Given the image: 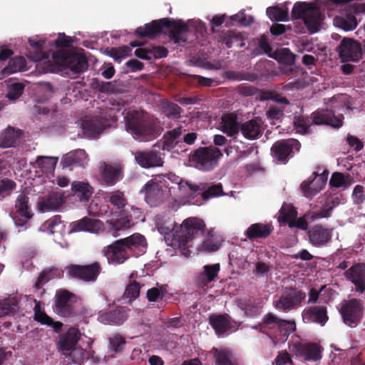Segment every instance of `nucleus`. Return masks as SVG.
Returning <instances> with one entry per match:
<instances>
[{
	"mask_svg": "<svg viewBox=\"0 0 365 365\" xmlns=\"http://www.w3.org/2000/svg\"><path fill=\"white\" fill-rule=\"evenodd\" d=\"M76 301L74 294L67 289H60L55 295L56 312L63 317H70L74 315L73 304Z\"/></svg>",
	"mask_w": 365,
	"mask_h": 365,
	"instance_id": "nucleus-14",
	"label": "nucleus"
},
{
	"mask_svg": "<svg viewBox=\"0 0 365 365\" xmlns=\"http://www.w3.org/2000/svg\"><path fill=\"white\" fill-rule=\"evenodd\" d=\"M141 286L136 281H130L126 286L123 298L128 299L130 302L135 300L139 297Z\"/></svg>",
	"mask_w": 365,
	"mask_h": 365,
	"instance_id": "nucleus-50",
	"label": "nucleus"
},
{
	"mask_svg": "<svg viewBox=\"0 0 365 365\" xmlns=\"http://www.w3.org/2000/svg\"><path fill=\"white\" fill-rule=\"evenodd\" d=\"M26 66V61L21 56H16L10 59L9 65L4 68L7 73H14L24 70Z\"/></svg>",
	"mask_w": 365,
	"mask_h": 365,
	"instance_id": "nucleus-49",
	"label": "nucleus"
},
{
	"mask_svg": "<svg viewBox=\"0 0 365 365\" xmlns=\"http://www.w3.org/2000/svg\"><path fill=\"white\" fill-rule=\"evenodd\" d=\"M53 58L61 66L65 69H70L73 73H83L88 66L87 58L78 53L57 51L53 53Z\"/></svg>",
	"mask_w": 365,
	"mask_h": 365,
	"instance_id": "nucleus-10",
	"label": "nucleus"
},
{
	"mask_svg": "<svg viewBox=\"0 0 365 365\" xmlns=\"http://www.w3.org/2000/svg\"><path fill=\"white\" fill-rule=\"evenodd\" d=\"M124 120L126 131L136 140L149 141L156 138L160 133L159 120L145 111L129 110Z\"/></svg>",
	"mask_w": 365,
	"mask_h": 365,
	"instance_id": "nucleus-1",
	"label": "nucleus"
},
{
	"mask_svg": "<svg viewBox=\"0 0 365 365\" xmlns=\"http://www.w3.org/2000/svg\"><path fill=\"white\" fill-rule=\"evenodd\" d=\"M293 19H302L309 34L319 31L323 17L320 8L313 3L298 1L294 4L292 12Z\"/></svg>",
	"mask_w": 365,
	"mask_h": 365,
	"instance_id": "nucleus-6",
	"label": "nucleus"
},
{
	"mask_svg": "<svg viewBox=\"0 0 365 365\" xmlns=\"http://www.w3.org/2000/svg\"><path fill=\"white\" fill-rule=\"evenodd\" d=\"M205 227L204 221L197 217H188L183 220L180 231L173 235V240L183 255H187L190 252L188 247H192L195 240L204 235Z\"/></svg>",
	"mask_w": 365,
	"mask_h": 365,
	"instance_id": "nucleus-4",
	"label": "nucleus"
},
{
	"mask_svg": "<svg viewBox=\"0 0 365 365\" xmlns=\"http://www.w3.org/2000/svg\"><path fill=\"white\" fill-rule=\"evenodd\" d=\"M299 141L293 138L277 140L271 148L272 156L278 161L286 163L289 158L292 156L294 148L299 150Z\"/></svg>",
	"mask_w": 365,
	"mask_h": 365,
	"instance_id": "nucleus-16",
	"label": "nucleus"
},
{
	"mask_svg": "<svg viewBox=\"0 0 365 365\" xmlns=\"http://www.w3.org/2000/svg\"><path fill=\"white\" fill-rule=\"evenodd\" d=\"M161 141L162 142H158L155 146L158 145L162 150L168 151L173 149L178 143V141L174 140L173 138H170L167 133H164Z\"/></svg>",
	"mask_w": 365,
	"mask_h": 365,
	"instance_id": "nucleus-64",
	"label": "nucleus"
},
{
	"mask_svg": "<svg viewBox=\"0 0 365 365\" xmlns=\"http://www.w3.org/2000/svg\"><path fill=\"white\" fill-rule=\"evenodd\" d=\"M164 22V34L175 43L185 42L184 35L188 31V26L182 20L163 18Z\"/></svg>",
	"mask_w": 365,
	"mask_h": 365,
	"instance_id": "nucleus-15",
	"label": "nucleus"
},
{
	"mask_svg": "<svg viewBox=\"0 0 365 365\" xmlns=\"http://www.w3.org/2000/svg\"><path fill=\"white\" fill-rule=\"evenodd\" d=\"M81 337L79 330L75 327H71L68 330L60 336L57 342V348L58 351H62L63 354L68 353L75 349L76 346Z\"/></svg>",
	"mask_w": 365,
	"mask_h": 365,
	"instance_id": "nucleus-23",
	"label": "nucleus"
},
{
	"mask_svg": "<svg viewBox=\"0 0 365 365\" xmlns=\"http://www.w3.org/2000/svg\"><path fill=\"white\" fill-rule=\"evenodd\" d=\"M350 13L345 17H337L335 22L337 26L344 31H353L358 25L356 18L352 14H360L365 12V4H354L349 9Z\"/></svg>",
	"mask_w": 365,
	"mask_h": 365,
	"instance_id": "nucleus-24",
	"label": "nucleus"
},
{
	"mask_svg": "<svg viewBox=\"0 0 365 365\" xmlns=\"http://www.w3.org/2000/svg\"><path fill=\"white\" fill-rule=\"evenodd\" d=\"M212 351L215 365H241L239 358L229 349L214 347Z\"/></svg>",
	"mask_w": 365,
	"mask_h": 365,
	"instance_id": "nucleus-32",
	"label": "nucleus"
},
{
	"mask_svg": "<svg viewBox=\"0 0 365 365\" xmlns=\"http://www.w3.org/2000/svg\"><path fill=\"white\" fill-rule=\"evenodd\" d=\"M309 241L316 247L327 246L331 240L332 230L318 224L310 227L307 231Z\"/></svg>",
	"mask_w": 365,
	"mask_h": 365,
	"instance_id": "nucleus-19",
	"label": "nucleus"
},
{
	"mask_svg": "<svg viewBox=\"0 0 365 365\" xmlns=\"http://www.w3.org/2000/svg\"><path fill=\"white\" fill-rule=\"evenodd\" d=\"M14 209L19 216L27 220L31 219L33 216L31 207L29 203V197L24 192L20 193L18 195L15 201Z\"/></svg>",
	"mask_w": 365,
	"mask_h": 365,
	"instance_id": "nucleus-36",
	"label": "nucleus"
},
{
	"mask_svg": "<svg viewBox=\"0 0 365 365\" xmlns=\"http://www.w3.org/2000/svg\"><path fill=\"white\" fill-rule=\"evenodd\" d=\"M303 318L308 322L324 327L329 320L327 307L324 305L310 307L303 312Z\"/></svg>",
	"mask_w": 365,
	"mask_h": 365,
	"instance_id": "nucleus-28",
	"label": "nucleus"
},
{
	"mask_svg": "<svg viewBox=\"0 0 365 365\" xmlns=\"http://www.w3.org/2000/svg\"><path fill=\"white\" fill-rule=\"evenodd\" d=\"M57 161V158L38 156L35 164L43 173H48L54 170Z\"/></svg>",
	"mask_w": 365,
	"mask_h": 365,
	"instance_id": "nucleus-45",
	"label": "nucleus"
},
{
	"mask_svg": "<svg viewBox=\"0 0 365 365\" xmlns=\"http://www.w3.org/2000/svg\"><path fill=\"white\" fill-rule=\"evenodd\" d=\"M106 318L109 323L117 325L123 324L126 319L125 313L120 309H115L106 313Z\"/></svg>",
	"mask_w": 365,
	"mask_h": 365,
	"instance_id": "nucleus-52",
	"label": "nucleus"
},
{
	"mask_svg": "<svg viewBox=\"0 0 365 365\" xmlns=\"http://www.w3.org/2000/svg\"><path fill=\"white\" fill-rule=\"evenodd\" d=\"M149 53L152 58L158 59L166 57L168 54V51L163 46H149Z\"/></svg>",
	"mask_w": 365,
	"mask_h": 365,
	"instance_id": "nucleus-63",
	"label": "nucleus"
},
{
	"mask_svg": "<svg viewBox=\"0 0 365 365\" xmlns=\"http://www.w3.org/2000/svg\"><path fill=\"white\" fill-rule=\"evenodd\" d=\"M134 155L136 163L144 168L160 167L163 165V158L156 150L137 151Z\"/></svg>",
	"mask_w": 365,
	"mask_h": 365,
	"instance_id": "nucleus-25",
	"label": "nucleus"
},
{
	"mask_svg": "<svg viewBox=\"0 0 365 365\" xmlns=\"http://www.w3.org/2000/svg\"><path fill=\"white\" fill-rule=\"evenodd\" d=\"M30 46L36 51L34 61H39L46 58V53L43 51L45 41L42 40L29 39Z\"/></svg>",
	"mask_w": 365,
	"mask_h": 365,
	"instance_id": "nucleus-53",
	"label": "nucleus"
},
{
	"mask_svg": "<svg viewBox=\"0 0 365 365\" xmlns=\"http://www.w3.org/2000/svg\"><path fill=\"white\" fill-rule=\"evenodd\" d=\"M353 182V178L349 174L335 172L331 175L329 185L333 187H347Z\"/></svg>",
	"mask_w": 365,
	"mask_h": 365,
	"instance_id": "nucleus-41",
	"label": "nucleus"
},
{
	"mask_svg": "<svg viewBox=\"0 0 365 365\" xmlns=\"http://www.w3.org/2000/svg\"><path fill=\"white\" fill-rule=\"evenodd\" d=\"M319 185V181L318 178V173H313L312 176L309 178L308 180H305L302 182L301 184V190L304 193V195L307 197H311L312 196L316 195L317 193H314L315 191L313 188H318Z\"/></svg>",
	"mask_w": 365,
	"mask_h": 365,
	"instance_id": "nucleus-42",
	"label": "nucleus"
},
{
	"mask_svg": "<svg viewBox=\"0 0 365 365\" xmlns=\"http://www.w3.org/2000/svg\"><path fill=\"white\" fill-rule=\"evenodd\" d=\"M140 192L145 195L146 202L151 207L157 206L163 200V190L161 185L153 180L148 181Z\"/></svg>",
	"mask_w": 365,
	"mask_h": 365,
	"instance_id": "nucleus-22",
	"label": "nucleus"
},
{
	"mask_svg": "<svg viewBox=\"0 0 365 365\" xmlns=\"http://www.w3.org/2000/svg\"><path fill=\"white\" fill-rule=\"evenodd\" d=\"M24 85L22 83H14L10 85L6 97L10 100H16L24 91Z\"/></svg>",
	"mask_w": 365,
	"mask_h": 365,
	"instance_id": "nucleus-55",
	"label": "nucleus"
},
{
	"mask_svg": "<svg viewBox=\"0 0 365 365\" xmlns=\"http://www.w3.org/2000/svg\"><path fill=\"white\" fill-rule=\"evenodd\" d=\"M259 326L262 331L274 330L271 331L272 336H270L274 344L284 342L289 334L296 330V324L294 320L280 319L272 312L263 317Z\"/></svg>",
	"mask_w": 365,
	"mask_h": 365,
	"instance_id": "nucleus-5",
	"label": "nucleus"
},
{
	"mask_svg": "<svg viewBox=\"0 0 365 365\" xmlns=\"http://www.w3.org/2000/svg\"><path fill=\"white\" fill-rule=\"evenodd\" d=\"M94 193L93 187L88 182H72L71 185V194L76 202L86 205Z\"/></svg>",
	"mask_w": 365,
	"mask_h": 365,
	"instance_id": "nucleus-20",
	"label": "nucleus"
},
{
	"mask_svg": "<svg viewBox=\"0 0 365 365\" xmlns=\"http://www.w3.org/2000/svg\"><path fill=\"white\" fill-rule=\"evenodd\" d=\"M220 247V242L213 238H207L201 243L199 249L201 251L212 252L217 251Z\"/></svg>",
	"mask_w": 365,
	"mask_h": 365,
	"instance_id": "nucleus-57",
	"label": "nucleus"
},
{
	"mask_svg": "<svg viewBox=\"0 0 365 365\" xmlns=\"http://www.w3.org/2000/svg\"><path fill=\"white\" fill-rule=\"evenodd\" d=\"M220 269V265L219 263L205 265L203 272L200 273L197 278V284L202 287L207 286L217 277Z\"/></svg>",
	"mask_w": 365,
	"mask_h": 365,
	"instance_id": "nucleus-34",
	"label": "nucleus"
},
{
	"mask_svg": "<svg viewBox=\"0 0 365 365\" xmlns=\"http://www.w3.org/2000/svg\"><path fill=\"white\" fill-rule=\"evenodd\" d=\"M133 225L131 218L128 216L121 215L113 222V227L116 230L130 228Z\"/></svg>",
	"mask_w": 365,
	"mask_h": 365,
	"instance_id": "nucleus-59",
	"label": "nucleus"
},
{
	"mask_svg": "<svg viewBox=\"0 0 365 365\" xmlns=\"http://www.w3.org/2000/svg\"><path fill=\"white\" fill-rule=\"evenodd\" d=\"M19 309V303L15 298L0 299V317L14 315Z\"/></svg>",
	"mask_w": 365,
	"mask_h": 365,
	"instance_id": "nucleus-40",
	"label": "nucleus"
},
{
	"mask_svg": "<svg viewBox=\"0 0 365 365\" xmlns=\"http://www.w3.org/2000/svg\"><path fill=\"white\" fill-rule=\"evenodd\" d=\"M297 217V211L292 204L284 202L279 211L277 220L280 224H288Z\"/></svg>",
	"mask_w": 365,
	"mask_h": 365,
	"instance_id": "nucleus-39",
	"label": "nucleus"
},
{
	"mask_svg": "<svg viewBox=\"0 0 365 365\" xmlns=\"http://www.w3.org/2000/svg\"><path fill=\"white\" fill-rule=\"evenodd\" d=\"M110 125L109 120L101 115L86 117L81 122L84 134L93 138L98 136Z\"/></svg>",
	"mask_w": 365,
	"mask_h": 365,
	"instance_id": "nucleus-17",
	"label": "nucleus"
},
{
	"mask_svg": "<svg viewBox=\"0 0 365 365\" xmlns=\"http://www.w3.org/2000/svg\"><path fill=\"white\" fill-rule=\"evenodd\" d=\"M266 13L272 21H287L289 19L287 9L279 6H269L267 9Z\"/></svg>",
	"mask_w": 365,
	"mask_h": 365,
	"instance_id": "nucleus-47",
	"label": "nucleus"
},
{
	"mask_svg": "<svg viewBox=\"0 0 365 365\" xmlns=\"http://www.w3.org/2000/svg\"><path fill=\"white\" fill-rule=\"evenodd\" d=\"M161 107L163 113L169 118L178 119L180 118L182 109L178 104L168 100H163L161 102Z\"/></svg>",
	"mask_w": 365,
	"mask_h": 365,
	"instance_id": "nucleus-44",
	"label": "nucleus"
},
{
	"mask_svg": "<svg viewBox=\"0 0 365 365\" xmlns=\"http://www.w3.org/2000/svg\"><path fill=\"white\" fill-rule=\"evenodd\" d=\"M104 199L107 200L108 202L118 210H123L127 204V199L123 192L120 190L106 192Z\"/></svg>",
	"mask_w": 365,
	"mask_h": 365,
	"instance_id": "nucleus-43",
	"label": "nucleus"
},
{
	"mask_svg": "<svg viewBox=\"0 0 365 365\" xmlns=\"http://www.w3.org/2000/svg\"><path fill=\"white\" fill-rule=\"evenodd\" d=\"M202 198L204 200H207L211 197H217L222 195L223 192L222 185L219 183L216 185H212L208 187H206L205 190H202Z\"/></svg>",
	"mask_w": 365,
	"mask_h": 365,
	"instance_id": "nucleus-51",
	"label": "nucleus"
},
{
	"mask_svg": "<svg viewBox=\"0 0 365 365\" xmlns=\"http://www.w3.org/2000/svg\"><path fill=\"white\" fill-rule=\"evenodd\" d=\"M16 187V183L9 178H4L0 181V196L4 197L9 195Z\"/></svg>",
	"mask_w": 365,
	"mask_h": 365,
	"instance_id": "nucleus-56",
	"label": "nucleus"
},
{
	"mask_svg": "<svg viewBox=\"0 0 365 365\" xmlns=\"http://www.w3.org/2000/svg\"><path fill=\"white\" fill-rule=\"evenodd\" d=\"M64 202V195L62 192L53 191L42 197L38 205L39 210L45 212L58 209Z\"/></svg>",
	"mask_w": 365,
	"mask_h": 365,
	"instance_id": "nucleus-27",
	"label": "nucleus"
},
{
	"mask_svg": "<svg viewBox=\"0 0 365 365\" xmlns=\"http://www.w3.org/2000/svg\"><path fill=\"white\" fill-rule=\"evenodd\" d=\"M222 130L230 137L235 138L240 130V123L233 113H228L222 118Z\"/></svg>",
	"mask_w": 365,
	"mask_h": 365,
	"instance_id": "nucleus-35",
	"label": "nucleus"
},
{
	"mask_svg": "<svg viewBox=\"0 0 365 365\" xmlns=\"http://www.w3.org/2000/svg\"><path fill=\"white\" fill-rule=\"evenodd\" d=\"M297 354L307 360L317 361L322 358V346L317 343L299 344L297 347Z\"/></svg>",
	"mask_w": 365,
	"mask_h": 365,
	"instance_id": "nucleus-31",
	"label": "nucleus"
},
{
	"mask_svg": "<svg viewBox=\"0 0 365 365\" xmlns=\"http://www.w3.org/2000/svg\"><path fill=\"white\" fill-rule=\"evenodd\" d=\"M100 176L102 184L113 186L123 178V166L103 163L100 168Z\"/></svg>",
	"mask_w": 365,
	"mask_h": 365,
	"instance_id": "nucleus-18",
	"label": "nucleus"
},
{
	"mask_svg": "<svg viewBox=\"0 0 365 365\" xmlns=\"http://www.w3.org/2000/svg\"><path fill=\"white\" fill-rule=\"evenodd\" d=\"M364 302L353 298L344 302L340 309L344 322L351 327H356L362 318L364 307Z\"/></svg>",
	"mask_w": 365,
	"mask_h": 365,
	"instance_id": "nucleus-11",
	"label": "nucleus"
},
{
	"mask_svg": "<svg viewBox=\"0 0 365 365\" xmlns=\"http://www.w3.org/2000/svg\"><path fill=\"white\" fill-rule=\"evenodd\" d=\"M21 135V130L9 127L0 133V147L6 148L16 146Z\"/></svg>",
	"mask_w": 365,
	"mask_h": 365,
	"instance_id": "nucleus-37",
	"label": "nucleus"
},
{
	"mask_svg": "<svg viewBox=\"0 0 365 365\" xmlns=\"http://www.w3.org/2000/svg\"><path fill=\"white\" fill-rule=\"evenodd\" d=\"M164 22L162 19L153 20L150 23L145 24L144 26H140L135 31V36L140 38L148 37L153 39L160 34L164 33Z\"/></svg>",
	"mask_w": 365,
	"mask_h": 365,
	"instance_id": "nucleus-30",
	"label": "nucleus"
},
{
	"mask_svg": "<svg viewBox=\"0 0 365 365\" xmlns=\"http://www.w3.org/2000/svg\"><path fill=\"white\" fill-rule=\"evenodd\" d=\"M263 130L262 120L259 118H254L241 123L240 132L247 140H256L262 136Z\"/></svg>",
	"mask_w": 365,
	"mask_h": 365,
	"instance_id": "nucleus-26",
	"label": "nucleus"
},
{
	"mask_svg": "<svg viewBox=\"0 0 365 365\" xmlns=\"http://www.w3.org/2000/svg\"><path fill=\"white\" fill-rule=\"evenodd\" d=\"M242 40V35L239 32L235 31H227L221 39L222 43L225 44L227 48H231L235 41Z\"/></svg>",
	"mask_w": 365,
	"mask_h": 365,
	"instance_id": "nucleus-54",
	"label": "nucleus"
},
{
	"mask_svg": "<svg viewBox=\"0 0 365 365\" xmlns=\"http://www.w3.org/2000/svg\"><path fill=\"white\" fill-rule=\"evenodd\" d=\"M69 277L83 282H95L103 272L101 264L95 261L87 264H71L66 267Z\"/></svg>",
	"mask_w": 365,
	"mask_h": 365,
	"instance_id": "nucleus-8",
	"label": "nucleus"
},
{
	"mask_svg": "<svg viewBox=\"0 0 365 365\" xmlns=\"http://www.w3.org/2000/svg\"><path fill=\"white\" fill-rule=\"evenodd\" d=\"M306 293L294 287H287L278 299L273 302L275 309L283 312H289L301 307L306 298Z\"/></svg>",
	"mask_w": 365,
	"mask_h": 365,
	"instance_id": "nucleus-9",
	"label": "nucleus"
},
{
	"mask_svg": "<svg viewBox=\"0 0 365 365\" xmlns=\"http://www.w3.org/2000/svg\"><path fill=\"white\" fill-rule=\"evenodd\" d=\"M146 240L143 235L135 233L128 237L117 240L104 247L102 252L109 264H121L134 255V251L140 247H145Z\"/></svg>",
	"mask_w": 365,
	"mask_h": 365,
	"instance_id": "nucleus-2",
	"label": "nucleus"
},
{
	"mask_svg": "<svg viewBox=\"0 0 365 365\" xmlns=\"http://www.w3.org/2000/svg\"><path fill=\"white\" fill-rule=\"evenodd\" d=\"M222 156L221 150L212 145L200 147L191 155V160L196 167L204 171H210L218 165V160Z\"/></svg>",
	"mask_w": 365,
	"mask_h": 365,
	"instance_id": "nucleus-7",
	"label": "nucleus"
},
{
	"mask_svg": "<svg viewBox=\"0 0 365 365\" xmlns=\"http://www.w3.org/2000/svg\"><path fill=\"white\" fill-rule=\"evenodd\" d=\"M165 289L163 287H153L149 289L146 293V298L149 302H156L158 299H162L165 294Z\"/></svg>",
	"mask_w": 365,
	"mask_h": 365,
	"instance_id": "nucleus-60",
	"label": "nucleus"
},
{
	"mask_svg": "<svg viewBox=\"0 0 365 365\" xmlns=\"http://www.w3.org/2000/svg\"><path fill=\"white\" fill-rule=\"evenodd\" d=\"M344 119L342 114L336 115L332 110L322 109L313 112L310 116H295L294 125L299 132L306 133L312 125H327L339 129L343 125Z\"/></svg>",
	"mask_w": 365,
	"mask_h": 365,
	"instance_id": "nucleus-3",
	"label": "nucleus"
},
{
	"mask_svg": "<svg viewBox=\"0 0 365 365\" xmlns=\"http://www.w3.org/2000/svg\"><path fill=\"white\" fill-rule=\"evenodd\" d=\"M101 223L99 220H94L85 217L78 221L73 222L71 224V232L87 231L94 232L98 228Z\"/></svg>",
	"mask_w": 365,
	"mask_h": 365,
	"instance_id": "nucleus-38",
	"label": "nucleus"
},
{
	"mask_svg": "<svg viewBox=\"0 0 365 365\" xmlns=\"http://www.w3.org/2000/svg\"><path fill=\"white\" fill-rule=\"evenodd\" d=\"M344 276L354 284L356 292L363 293L365 291V264H354L345 271Z\"/></svg>",
	"mask_w": 365,
	"mask_h": 365,
	"instance_id": "nucleus-21",
	"label": "nucleus"
},
{
	"mask_svg": "<svg viewBox=\"0 0 365 365\" xmlns=\"http://www.w3.org/2000/svg\"><path fill=\"white\" fill-rule=\"evenodd\" d=\"M306 216L311 222H314L321 218H328L331 216L330 209H326L324 207L319 211H309L306 213Z\"/></svg>",
	"mask_w": 365,
	"mask_h": 365,
	"instance_id": "nucleus-61",
	"label": "nucleus"
},
{
	"mask_svg": "<svg viewBox=\"0 0 365 365\" xmlns=\"http://www.w3.org/2000/svg\"><path fill=\"white\" fill-rule=\"evenodd\" d=\"M57 270L55 269H50L42 271L35 284V287L36 288H41V285L54 278L55 272Z\"/></svg>",
	"mask_w": 365,
	"mask_h": 365,
	"instance_id": "nucleus-58",
	"label": "nucleus"
},
{
	"mask_svg": "<svg viewBox=\"0 0 365 365\" xmlns=\"http://www.w3.org/2000/svg\"><path fill=\"white\" fill-rule=\"evenodd\" d=\"M209 324L219 337H223L237 331L240 324L227 314H212L209 316Z\"/></svg>",
	"mask_w": 365,
	"mask_h": 365,
	"instance_id": "nucleus-12",
	"label": "nucleus"
},
{
	"mask_svg": "<svg viewBox=\"0 0 365 365\" xmlns=\"http://www.w3.org/2000/svg\"><path fill=\"white\" fill-rule=\"evenodd\" d=\"M131 48L128 46H123L118 48H107V54L112 57L115 61L121 62L122 59L131 55Z\"/></svg>",
	"mask_w": 365,
	"mask_h": 365,
	"instance_id": "nucleus-46",
	"label": "nucleus"
},
{
	"mask_svg": "<svg viewBox=\"0 0 365 365\" xmlns=\"http://www.w3.org/2000/svg\"><path fill=\"white\" fill-rule=\"evenodd\" d=\"M271 224L254 223L246 230L245 235L251 241L257 239H265L273 231Z\"/></svg>",
	"mask_w": 365,
	"mask_h": 365,
	"instance_id": "nucleus-33",
	"label": "nucleus"
},
{
	"mask_svg": "<svg viewBox=\"0 0 365 365\" xmlns=\"http://www.w3.org/2000/svg\"><path fill=\"white\" fill-rule=\"evenodd\" d=\"M337 51L342 62H358L362 57L360 43L352 38H344Z\"/></svg>",
	"mask_w": 365,
	"mask_h": 365,
	"instance_id": "nucleus-13",
	"label": "nucleus"
},
{
	"mask_svg": "<svg viewBox=\"0 0 365 365\" xmlns=\"http://www.w3.org/2000/svg\"><path fill=\"white\" fill-rule=\"evenodd\" d=\"M272 58L287 66L293 65L295 61V56L287 48H281L274 52Z\"/></svg>",
	"mask_w": 365,
	"mask_h": 365,
	"instance_id": "nucleus-48",
	"label": "nucleus"
},
{
	"mask_svg": "<svg viewBox=\"0 0 365 365\" xmlns=\"http://www.w3.org/2000/svg\"><path fill=\"white\" fill-rule=\"evenodd\" d=\"M87 154L84 150L78 149L65 155L61 163L63 168L73 170L75 167H85L87 164Z\"/></svg>",
	"mask_w": 365,
	"mask_h": 365,
	"instance_id": "nucleus-29",
	"label": "nucleus"
},
{
	"mask_svg": "<svg viewBox=\"0 0 365 365\" xmlns=\"http://www.w3.org/2000/svg\"><path fill=\"white\" fill-rule=\"evenodd\" d=\"M61 224L62 221L60 215H55L45 222L46 228L52 234L58 232V227H61Z\"/></svg>",
	"mask_w": 365,
	"mask_h": 365,
	"instance_id": "nucleus-62",
	"label": "nucleus"
}]
</instances>
